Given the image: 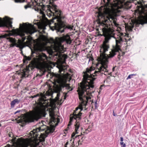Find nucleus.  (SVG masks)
Segmentation results:
<instances>
[{
  "label": "nucleus",
  "instance_id": "obj_1",
  "mask_svg": "<svg viewBox=\"0 0 147 147\" xmlns=\"http://www.w3.org/2000/svg\"><path fill=\"white\" fill-rule=\"evenodd\" d=\"M95 69L94 67H92L87 68L86 72L84 75L83 80L78 84L77 91L81 102L79 106V109L80 110L79 112H80L84 109V110H86V107L88 104H90V102H91L92 104H94L95 107H96L97 102H96L94 103L93 101H91V100L92 93L94 92L92 89L94 87V81L95 78L94 77L99 76L94 75ZM78 109V108H76V111H77Z\"/></svg>",
  "mask_w": 147,
  "mask_h": 147
},
{
  "label": "nucleus",
  "instance_id": "obj_2",
  "mask_svg": "<svg viewBox=\"0 0 147 147\" xmlns=\"http://www.w3.org/2000/svg\"><path fill=\"white\" fill-rule=\"evenodd\" d=\"M20 25L21 28L13 30L11 33H9L8 35L6 34L3 35H0V39L7 38V39L12 43L10 45L9 47H13L15 46L17 47H20L22 48H24V46L21 43H19L17 44L15 39L9 37H7V36L12 35L15 36H19L22 38L23 41L24 42L26 38L28 40H29L28 37L26 38L28 34H32L37 31L34 27L31 25H28L26 24L23 23V25L20 24Z\"/></svg>",
  "mask_w": 147,
  "mask_h": 147
},
{
  "label": "nucleus",
  "instance_id": "obj_3",
  "mask_svg": "<svg viewBox=\"0 0 147 147\" xmlns=\"http://www.w3.org/2000/svg\"><path fill=\"white\" fill-rule=\"evenodd\" d=\"M52 13L55 16V19L57 22V23H54V29L57 30V33H62L67 29H73V26L69 25H66L64 24L62 20L64 18V16H63L61 11L56 9Z\"/></svg>",
  "mask_w": 147,
  "mask_h": 147
},
{
  "label": "nucleus",
  "instance_id": "obj_4",
  "mask_svg": "<svg viewBox=\"0 0 147 147\" xmlns=\"http://www.w3.org/2000/svg\"><path fill=\"white\" fill-rule=\"evenodd\" d=\"M45 113V111L44 109L38 107L35 112L31 113L28 116L22 114L19 119L17 120V122L18 123H22L26 122L27 119L31 122L37 121L40 119L42 116H44Z\"/></svg>",
  "mask_w": 147,
  "mask_h": 147
},
{
  "label": "nucleus",
  "instance_id": "obj_5",
  "mask_svg": "<svg viewBox=\"0 0 147 147\" xmlns=\"http://www.w3.org/2000/svg\"><path fill=\"white\" fill-rule=\"evenodd\" d=\"M64 41L67 44H70L71 41L70 36L68 35L64 36L58 38L56 40V43L55 45L54 49L55 51L57 53V55L59 57H63L65 55L62 53L66 50L61 44Z\"/></svg>",
  "mask_w": 147,
  "mask_h": 147
},
{
  "label": "nucleus",
  "instance_id": "obj_6",
  "mask_svg": "<svg viewBox=\"0 0 147 147\" xmlns=\"http://www.w3.org/2000/svg\"><path fill=\"white\" fill-rule=\"evenodd\" d=\"M43 50V49L40 47H38L34 49V51H32V56L33 57V53H36V58H34L35 61L38 65V68L41 69L43 68L48 61V57L44 53H40Z\"/></svg>",
  "mask_w": 147,
  "mask_h": 147
},
{
  "label": "nucleus",
  "instance_id": "obj_7",
  "mask_svg": "<svg viewBox=\"0 0 147 147\" xmlns=\"http://www.w3.org/2000/svg\"><path fill=\"white\" fill-rule=\"evenodd\" d=\"M54 80L56 86L55 90L56 92L59 93L62 90V88H65L66 89L69 90V91L72 90L69 84L66 83L67 80L62 78L60 75H56L54 77Z\"/></svg>",
  "mask_w": 147,
  "mask_h": 147
},
{
  "label": "nucleus",
  "instance_id": "obj_8",
  "mask_svg": "<svg viewBox=\"0 0 147 147\" xmlns=\"http://www.w3.org/2000/svg\"><path fill=\"white\" fill-rule=\"evenodd\" d=\"M82 114V113L80 112H79L78 114H76V111H74V113L73 114L70 115L71 117L70 118V121L69 124H68V126L71 125V122L74 119L76 120L75 124V131L73 132L71 136L72 138H73L75 136L76 134L78 133V129L80 126L79 120L81 119V116Z\"/></svg>",
  "mask_w": 147,
  "mask_h": 147
},
{
  "label": "nucleus",
  "instance_id": "obj_9",
  "mask_svg": "<svg viewBox=\"0 0 147 147\" xmlns=\"http://www.w3.org/2000/svg\"><path fill=\"white\" fill-rule=\"evenodd\" d=\"M82 114V113L80 112H79L78 114H76V111H74V113L73 114L70 115L71 117L70 118V121L69 124H68V126L71 125V122L74 119L76 120L75 124V131L73 132L71 136L72 138H73L75 136L76 134L78 133V129L80 126L79 120L81 119V116Z\"/></svg>",
  "mask_w": 147,
  "mask_h": 147
},
{
  "label": "nucleus",
  "instance_id": "obj_10",
  "mask_svg": "<svg viewBox=\"0 0 147 147\" xmlns=\"http://www.w3.org/2000/svg\"><path fill=\"white\" fill-rule=\"evenodd\" d=\"M119 35V36L117 37V38L115 39L116 45L114 47V49L113 51V52H118V51L120 49V45L123 41V37L126 35V34L125 33H121Z\"/></svg>",
  "mask_w": 147,
  "mask_h": 147
},
{
  "label": "nucleus",
  "instance_id": "obj_11",
  "mask_svg": "<svg viewBox=\"0 0 147 147\" xmlns=\"http://www.w3.org/2000/svg\"><path fill=\"white\" fill-rule=\"evenodd\" d=\"M12 19H10L7 17H5L4 20L0 19V26L6 27L8 28H12V22L11 20Z\"/></svg>",
  "mask_w": 147,
  "mask_h": 147
},
{
  "label": "nucleus",
  "instance_id": "obj_12",
  "mask_svg": "<svg viewBox=\"0 0 147 147\" xmlns=\"http://www.w3.org/2000/svg\"><path fill=\"white\" fill-rule=\"evenodd\" d=\"M34 67L32 66L27 67L26 68L24 69L22 71V78L26 77L28 76V75L30 73V69L32 70L34 69Z\"/></svg>",
  "mask_w": 147,
  "mask_h": 147
},
{
  "label": "nucleus",
  "instance_id": "obj_13",
  "mask_svg": "<svg viewBox=\"0 0 147 147\" xmlns=\"http://www.w3.org/2000/svg\"><path fill=\"white\" fill-rule=\"evenodd\" d=\"M38 96H39V98H38V100H39L40 103L41 105H42V106H43V105L47 103V101L46 100L44 99V98L45 97V96L44 95H42V93H41L40 95L38 94L37 95L34 96L33 97H36Z\"/></svg>",
  "mask_w": 147,
  "mask_h": 147
},
{
  "label": "nucleus",
  "instance_id": "obj_14",
  "mask_svg": "<svg viewBox=\"0 0 147 147\" xmlns=\"http://www.w3.org/2000/svg\"><path fill=\"white\" fill-rule=\"evenodd\" d=\"M45 6L43 4L40 5L39 4V5L38 7H36L34 8L35 10L39 12L40 13L42 14L43 16H45V14L44 13V12L43 11V10H45Z\"/></svg>",
  "mask_w": 147,
  "mask_h": 147
},
{
  "label": "nucleus",
  "instance_id": "obj_15",
  "mask_svg": "<svg viewBox=\"0 0 147 147\" xmlns=\"http://www.w3.org/2000/svg\"><path fill=\"white\" fill-rule=\"evenodd\" d=\"M66 68L63 66H61L59 68V71L61 74L63 75L68 78L70 77L71 75L68 73L65 72V69Z\"/></svg>",
  "mask_w": 147,
  "mask_h": 147
},
{
  "label": "nucleus",
  "instance_id": "obj_16",
  "mask_svg": "<svg viewBox=\"0 0 147 147\" xmlns=\"http://www.w3.org/2000/svg\"><path fill=\"white\" fill-rule=\"evenodd\" d=\"M139 21L141 24L147 23V17L142 16L141 18L139 19Z\"/></svg>",
  "mask_w": 147,
  "mask_h": 147
},
{
  "label": "nucleus",
  "instance_id": "obj_17",
  "mask_svg": "<svg viewBox=\"0 0 147 147\" xmlns=\"http://www.w3.org/2000/svg\"><path fill=\"white\" fill-rule=\"evenodd\" d=\"M20 102V100L17 98H16L11 101L10 103L11 107V108H13L14 107L16 103L18 104Z\"/></svg>",
  "mask_w": 147,
  "mask_h": 147
},
{
  "label": "nucleus",
  "instance_id": "obj_18",
  "mask_svg": "<svg viewBox=\"0 0 147 147\" xmlns=\"http://www.w3.org/2000/svg\"><path fill=\"white\" fill-rule=\"evenodd\" d=\"M50 116L51 117V121L55 123L56 122V120L55 118L54 117V114L52 112L50 113Z\"/></svg>",
  "mask_w": 147,
  "mask_h": 147
},
{
  "label": "nucleus",
  "instance_id": "obj_19",
  "mask_svg": "<svg viewBox=\"0 0 147 147\" xmlns=\"http://www.w3.org/2000/svg\"><path fill=\"white\" fill-rule=\"evenodd\" d=\"M25 61H24V62H25L26 61H29L31 59V57H27L25 56L24 58Z\"/></svg>",
  "mask_w": 147,
  "mask_h": 147
},
{
  "label": "nucleus",
  "instance_id": "obj_20",
  "mask_svg": "<svg viewBox=\"0 0 147 147\" xmlns=\"http://www.w3.org/2000/svg\"><path fill=\"white\" fill-rule=\"evenodd\" d=\"M40 28L42 30V33H45V31L44 30L46 29V28L45 26H43L42 25L40 26Z\"/></svg>",
  "mask_w": 147,
  "mask_h": 147
},
{
  "label": "nucleus",
  "instance_id": "obj_21",
  "mask_svg": "<svg viewBox=\"0 0 147 147\" xmlns=\"http://www.w3.org/2000/svg\"><path fill=\"white\" fill-rule=\"evenodd\" d=\"M136 74H131V75H129L127 78V80H128V79L131 78H132V76H136Z\"/></svg>",
  "mask_w": 147,
  "mask_h": 147
},
{
  "label": "nucleus",
  "instance_id": "obj_22",
  "mask_svg": "<svg viewBox=\"0 0 147 147\" xmlns=\"http://www.w3.org/2000/svg\"><path fill=\"white\" fill-rule=\"evenodd\" d=\"M91 128V127H90V126H89L88 127L86 130V133H88L90 131H91V129H90Z\"/></svg>",
  "mask_w": 147,
  "mask_h": 147
},
{
  "label": "nucleus",
  "instance_id": "obj_23",
  "mask_svg": "<svg viewBox=\"0 0 147 147\" xmlns=\"http://www.w3.org/2000/svg\"><path fill=\"white\" fill-rule=\"evenodd\" d=\"M77 137H78V138H81L82 140H83V138H84L83 137H82V136L80 135L76 136L75 138H76Z\"/></svg>",
  "mask_w": 147,
  "mask_h": 147
},
{
  "label": "nucleus",
  "instance_id": "obj_24",
  "mask_svg": "<svg viewBox=\"0 0 147 147\" xmlns=\"http://www.w3.org/2000/svg\"><path fill=\"white\" fill-rule=\"evenodd\" d=\"M24 7L25 9H26L30 7V5L29 4H28L27 5H25Z\"/></svg>",
  "mask_w": 147,
  "mask_h": 147
},
{
  "label": "nucleus",
  "instance_id": "obj_25",
  "mask_svg": "<svg viewBox=\"0 0 147 147\" xmlns=\"http://www.w3.org/2000/svg\"><path fill=\"white\" fill-rule=\"evenodd\" d=\"M18 47L19 48H20V51H21V53L22 54H23V51H22V49L23 48H22L21 47V48H20V47Z\"/></svg>",
  "mask_w": 147,
  "mask_h": 147
},
{
  "label": "nucleus",
  "instance_id": "obj_26",
  "mask_svg": "<svg viewBox=\"0 0 147 147\" xmlns=\"http://www.w3.org/2000/svg\"><path fill=\"white\" fill-rule=\"evenodd\" d=\"M65 96H64V99H65L66 98V97H67V93H65Z\"/></svg>",
  "mask_w": 147,
  "mask_h": 147
},
{
  "label": "nucleus",
  "instance_id": "obj_27",
  "mask_svg": "<svg viewBox=\"0 0 147 147\" xmlns=\"http://www.w3.org/2000/svg\"><path fill=\"white\" fill-rule=\"evenodd\" d=\"M120 144L122 146H123L124 144H125V143H124L123 142H121L120 143Z\"/></svg>",
  "mask_w": 147,
  "mask_h": 147
},
{
  "label": "nucleus",
  "instance_id": "obj_28",
  "mask_svg": "<svg viewBox=\"0 0 147 147\" xmlns=\"http://www.w3.org/2000/svg\"><path fill=\"white\" fill-rule=\"evenodd\" d=\"M120 141H121L122 142L123 141V137H121L120 138Z\"/></svg>",
  "mask_w": 147,
  "mask_h": 147
},
{
  "label": "nucleus",
  "instance_id": "obj_29",
  "mask_svg": "<svg viewBox=\"0 0 147 147\" xmlns=\"http://www.w3.org/2000/svg\"><path fill=\"white\" fill-rule=\"evenodd\" d=\"M20 110H19V111H16V112H15V114H16V113H19V112H20Z\"/></svg>",
  "mask_w": 147,
  "mask_h": 147
},
{
  "label": "nucleus",
  "instance_id": "obj_30",
  "mask_svg": "<svg viewBox=\"0 0 147 147\" xmlns=\"http://www.w3.org/2000/svg\"><path fill=\"white\" fill-rule=\"evenodd\" d=\"M113 116H116V115H115V113H114V111H113Z\"/></svg>",
  "mask_w": 147,
  "mask_h": 147
},
{
  "label": "nucleus",
  "instance_id": "obj_31",
  "mask_svg": "<svg viewBox=\"0 0 147 147\" xmlns=\"http://www.w3.org/2000/svg\"><path fill=\"white\" fill-rule=\"evenodd\" d=\"M69 142H67L65 144V145H68V144H69Z\"/></svg>",
  "mask_w": 147,
  "mask_h": 147
},
{
  "label": "nucleus",
  "instance_id": "obj_32",
  "mask_svg": "<svg viewBox=\"0 0 147 147\" xmlns=\"http://www.w3.org/2000/svg\"><path fill=\"white\" fill-rule=\"evenodd\" d=\"M122 147H126V145H125V144H124L123 146H122Z\"/></svg>",
  "mask_w": 147,
  "mask_h": 147
},
{
  "label": "nucleus",
  "instance_id": "obj_33",
  "mask_svg": "<svg viewBox=\"0 0 147 147\" xmlns=\"http://www.w3.org/2000/svg\"><path fill=\"white\" fill-rule=\"evenodd\" d=\"M115 67H113L112 69V70L113 71H114L115 70Z\"/></svg>",
  "mask_w": 147,
  "mask_h": 147
},
{
  "label": "nucleus",
  "instance_id": "obj_34",
  "mask_svg": "<svg viewBox=\"0 0 147 147\" xmlns=\"http://www.w3.org/2000/svg\"><path fill=\"white\" fill-rule=\"evenodd\" d=\"M80 140H79L78 141V142H80Z\"/></svg>",
  "mask_w": 147,
  "mask_h": 147
},
{
  "label": "nucleus",
  "instance_id": "obj_35",
  "mask_svg": "<svg viewBox=\"0 0 147 147\" xmlns=\"http://www.w3.org/2000/svg\"><path fill=\"white\" fill-rule=\"evenodd\" d=\"M67 145H65V146H64V147H67V146H66Z\"/></svg>",
  "mask_w": 147,
  "mask_h": 147
},
{
  "label": "nucleus",
  "instance_id": "obj_36",
  "mask_svg": "<svg viewBox=\"0 0 147 147\" xmlns=\"http://www.w3.org/2000/svg\"><path fill=\"white\" fill-rule=\"evenodd\" d=\"M57 96H58L59 95V94H57Z\"/></svg>",
  "mask_w": 147,
  "mask_h": 147
},
{
  "label": "nucleus",
  "instance_id": "obj_37",
  "mask_svg": "<svg viewBox=\"0 0 147 147\" xmlns=\"http://www.w3.org/2000/svg\"><path fill=\"white\" fill-rule=\"evenodd\" d=\"M124 39L125 40V41H126V39H125H125Z\"/></svg>",
  "mask_w": 147,
  "mask_h": 147
},
{
  "label": "nucleus",
  "instance_id": "obj_38",
  "mask_svg": "<svg viewBox=\"0 0 147 147\" xmlns=\"http://www.w3.org/2000/svg\"><path fill=\"white\" fill-rule=\"evenodd\" d=\"M0 19H2L1 18H0Z\"/></svg>",
  "mask_w": 147,
  "mask_h": 147
}]
</instances>
